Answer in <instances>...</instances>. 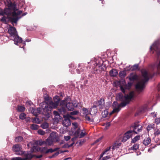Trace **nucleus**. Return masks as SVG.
<instances>
[{"instance_id": "50", "label": "nucleus", "mask_w": 160, "mask_h": 160, "mask_svg": "<svg viewBox=\"0 0 160 160\" xmlns=\"http://www.w3.org/2000/svg\"><path fill=\"white\" fill-rule=\"evenodd\" d=\"M155 122L157 124L159 123H160V119L159 118H156L155 120Z\"/></svg>"}, {"instance_id": "17", "label": "nucleus", "mask_w": 160, "mask_h": 160, "mask_svg": "<svg viewBox=\"0 0 160 160\" xmlns=\"http://www.w3.org/2000/svg\"><path fill=\"white\" fill-rule=\"evenodd\" d=\"M80 133V128H78L77 130L75 132L73 131L72 132V134L74 136H76L78 138H79Z\"/></svg>"}, {"instance_id": "19", "label": "nucleus", "mask_w": 160, "mask_h": 160, "mask_svg": "<svg viewBox=\"0 0 160 160\" xmlns=\"http://www.w3.org/2000/svg\"><path fill=\"white\" fill-rule=\"evenodd\" d=\"M132 130H128L124 134L125 136L128 139H129L132 136Z\"/></svg>"}, {"instance_id": "25", "label": "nucleus", "mask_w": 160, "mask_h": 160, "mask_svg": "<svg viewBox=\"0 0 160 160\" xmlns=\"http://www.w3.org/2000/svg\"><path fill=\"white\" fill-rule=\"evenodd\" d=\"M126 75V72L125 71H120L119 73V76L121 78H124Z\"/></svg>"}, {"instance_id": "4", "label": "nucleus", "mask_w": 160, "mask_h": 160, "mask_svg": "<svg viewBox=\"0 0 160 160\" xmlns=\"http://www.w3.org/2000/svg\"><path fill=\"white\" fill-rule=\"evenodd\" d=\"M142 73L144 79L138 82L135 86L136 89L139 92H141L143 89L145 83L149 80L148 76H150V73L146 70L142 71Z\"/></svg>"}, {"instance_id": "38", "label": "nucleus", "mask_w": 160, "mask_h": 160, "mask_svg": "<svg viewBox=\"0 0 160 160\" xmlns=\"http://www.w3.org/2000/svg\"><path fill=\"white\" fill-rule=\"evenodd\" d=\"M148 110V107L146 105H145L142 107L141 110V112H145Z\"/></svg>"}, {"instance_id": "5", "label": "nucleus", "mask_w": 160, "mask_h": 160, "mask_svg": "<svg viewBox=\"0 0 160 160\" xmlns=\"http://www.w3.org/2000/svg\"><path fill=\"white\" fill-rule=\"evenodd\" d=\"M24 156L25 157L24 158H22L20 157H16L13 158L12 160H31L34 157H35L37 158H40L42 156V155H32L31 154L29 153L25 154Z\"/></svg>"}, {"instance_id": "27", "label": "nucleus", "mask_w": 160, "mask_h": 160, "mask_svg": "<svg viewBox=\"0 0 160 160\" xmlns=\"http://www.w3.org/2000/svg\"><path fill=\"white\" fill-rule=\"evenodd\" d=\"M121 143L120 142L115 143L113 145L112 149L113 150H115V149L118 148L121 145Z\"/></svg>"}, {"instance_id": "39", "label": "nucleus", "mask_w": 160, "mask_h": 160, "mask_svg": "<svg viewBox=\"0 0 160 160\" xmlns=\"http://www.w3.org/2000/svg\"><path fill=\"white\" fill-rule=\"evenodd\" d=\"M154 124H150L148 125L147 128V130L149 131L154 127Z\"/></svg>"}, {"instance_id": "30", "label": "nucleus", "mask_w": 160, "mask_h": 160, "mask_svg": "<svg viewBox=\"0 0 160 160\" xmlns=\"http://www.w3.org/2000/svg\"><path fill=\"white\" fill-rule=\"evenodd\" d=\"M47 147H44L43 148H39V151H40L42 153L44 154H47V153H46V150H47Z\"/></svg>"}, {"instance_id": "2", "label": "nucleus", "mask_w": 160, "mask_h": 160, "mask_svg": "<svg viewBox=\"0 0 160 160\" xmlns=\"http://www.w3.org/2000/svg\"><path fill=\"white\" fill-rule=\"evenodd\" d=\"M133 96V92H131L128 95L127 94L125 96L122 93H119L117 95L116 99L117 101L122 102L121 103V105L122 107H124L129 103Z\"/></svg>"}, {"instance_id": "12", "label": "nucleus", "mask_w": 160, "mask_h": 160, "mask_svg": "<svg viewBox=\"0 0 160 160\" xmlns=\"http://www.w3.org/2000/svg\"><path fill=\"white\" fill-rule=\"evenodd\" d=\"M98 61H97L96 64L99 67H101L100 69L103 70L104 71L106 69V67L105 65L103 64V62L101 59H100V61L99 62H98Z\"/></svg>"}, {"instance_id": "45", "label": "nucleus", "mask_w": 160, "mask_h": 160, "mask_svg": "<svg viewBox=\"0 0 160 160\" xmlns=\"http://www.w3.org/2000/svg\"><path fill=\"white\" fill-rule=\"evenodd\" d=\"M102 115L103 117H106L108 115V112L107 111H104L103 112H102Z\"/></svg>"}, {"instance_id": "56", "label": "nucleus", "mask_w": 160, "mask_h": 160, "mask_svg": "<svg viewBox=\"0 0 160 160\" xmlns=\"http://www.w3.org/2000/svg\"><path fill=\"white\" fill-rule=\"evenodd\" d=\"M37 113L36 114H35V115L36 116L37 114H39L41 112V110L40 108H38L37 109Z\"/></svg>"}, {"instance_id": "43", "label": "nucleus", "mask_w": 160, "mask_h": 160, "mask_svg": "<svg viewBox=\"0 0 160 160\" xmlns=\"http://www.w3.org/2000/svg\"><path fill=\"white\" fill-rule=\"evenodd\" d=\"M72 125L73 126V128H74V130L78 128V124L77 122L72 123Z\"/></svg>"}, {"instance_id": "16", "label": "nucleus", "mask_w": 160, "mask_h": 160, "mask_svg": "<svg viewBox=\"0 0 160 160\" xmlns=\"http://www.w3.org/2000/svg\"><path fill=\"white\" fill-rule=\"evenodd\" d=\"M118 74V72L115 69H112L109 72L110 75L111 77H115Z\"/></svg>"}, {"instance_id": "29", "label": "nucleus", "mask_w": 160, "mask_h": 160, "mask_svg": "<svg viewBox=\"0 0 160 160\" xmlns=\"http://www.w3.org/2000/svg\"><path fill=\"white\" fill-rule=\"evenodd\" d=\"M39 127V126L37 124H32L30 126L32 130H37Z\"/></svg>"}, {"instance_id": "9", "label": "nucleus", "mask_w": 160, "mask_h": 160, "mask_svg": "<svg viewBox=\"0 0 160 160\" xmlns=\"http://www.w3.org/2000/svg\"><path fill=\"white\" fill-rule=\"evenodd\" d=\"M8 32L10 34V36L9 37H14L18 34L16 28L11 25L9 26Z\"/></svg>"}, {"instance_id": "7", "label": "nucleus", "mask_w": 160, "mask_h": 160, "mask_svg": "<svg viewBox=\"0 0 160 160\" xmlns=\"http://www.w3.org/2000/svg\"><path fill=\"white\" fill-rule=\"evenodd\" d=\"M22 147L20 144H16L14 145L12 148V150L15 152V154L18 155H22L24 154V152L22 151Z\"/></svg>"}, {"instance_id": "41", "label": "nucleus", "mask_w": 160, "mask_h": 160, "mask_svg": "<svg viewBox=\"0 0 160 160\" xmlns=\"http://www.w3.org/2000/svg\"><path fill=\"white\" fill-rule=\"evenodd\" d=\"M98 104L100 106L102 105V104H103L104 103V101L103 99H100L98 101Z\"/></svg>"}, {"instance_id": "10", "label": "nucleus", "mask_w": 160, "mask_h": 160, "mask_svg": "<svg viewBox=\"0 0 160 160\" xmlns=\"http://www.w3.org/2000/svg\"><path fill=\"white\" fill-rule=\"evenodd\" d=\"M12 38H13V41L14 42V43L16 45H17L18 43H22L23 44H25V42L23 41L22 38L19 37L18 34Z\"/></svg>"}, {"instance_id": "46", "label": "nucleus", "mask_w": 160, "mask_h": 160, "mask_svg": "<svg viewBox=\"0 0 160 160\" xmlns=\"http://www.w3.org/2000/svg\"><path fill=\"white\" fill-rule=\"evenodd\" d=\"M64 120H70V115H68L66 116H64Z\"/></svg>"}, {"instance_id": "24", "label": "nucleus", "mask_w": 160, "mask_h": 160, "mask_svg": "<svg viewBox=\"0 0 160 160\" xmlns=\"http://www.w3.org/2000/svg\"><path fill=\"white\" fill-rule=\"evenodd\" d=\"M23 139V138L21 136H18L15 138V141L16 142L22 141Z\"/></svg>"}, {"instance_id": "36", "label": "nucleus", "mask_w": 160, "mask_h": 160, "mask_svg": "<svg viewBox=\"0 0 160 160\" xmlns=\"http://www.w3.org/2000/svg\"><path fill=\"white\" fill-rule=\"evenodd\" d=\"M112 106L114 108L117 107H122L121 105V103L119 104L117 102H114L113 103Z\"/></svg>"}, {"instance_id": "21", "label": "nucleus", "mask_w": 160, "mask_h": 160, "mask_svg": "<svg viewBox=\"0 0 160 160\" xmlns=\"http://www.w3.org/2000/svg\"><path fill=\"white\" fill-rule=\"evenodd\" d=\"M50 137L52 138L54 142H57L58 141V137L56 135H53L52 134L51 135V137Z\"/></svg>"}, {"instance_id": "20", "label": "nucleus", "mask_w": 160, "mask_h": 160, "mask_svg": "<svg viewBox=\"0 0 160 160\" xmlns=\"http://www.w3.org/2000/svg\"><path fill=\"white\" fill-rule=\"evenodd\" d=\"M62 124L64 126L68 127L71 124L70 120H63Z\"/></svg>"}, {"instance_id": "8", "label": "nucleus", "mask_w": 160, "mask_h": 160, "mask_svg": "<svg viewBox=\"0 0 160 160\" xmlns=\"http://www.w3.org/2000/svg\"><path fill=\"white\" fill-rule=\"evenodd\" d=\"M61 104L66 106L68 110L69 111H73L75 107H77V104L75 105V103L73 104L72 102L67 103L66 101L62 100L61 102Z\"/></svg>"}, {"instance_id": "18", "label": "nucleus", "mask_w": 160, "mask_h": 160, "mask_svg": "<svg viewBox=\"0 0 160 160\" xmlns=\"http://www.w3.org/2000/svg\"><path fill=\"white\" fill-rule=\"evenodd\" d=\"M54 142L53 140L50 137L48 138L45 142V143L46 145H51L53 144V143Z\"/></svg>"}, {"instance_id": "6", "label": "nucleus", "mask_w": 160, "mask_h": 160, "mask_svg": "<svg viewBox=\"0 0 160 160\" xmlns=\"http://www.w3.org/2000/svg\"><path fill=\"white\" fill-rule=\"evenodd\" d=\"M142 126L139 124L138 122H135L130 126V130L132 131V133L138 134L142 131Z\"/></svg>"}, {"instance_id": "3", "label": "nucleus", "mask_w": 160, "mask_h": 160, "mask_svg": "<svg viewBox=\"0 0 160 160\" xmlns=\"http://www.w3.org/2000/svg\"><path fill=\"white\" fill-rule=\"evenodd\" d=\"M58 103L57 102H53L52 101H50L48 103H47L44 108H43L42 113L45 116L46 119H48L50 117V114L51 111L53 108H55L58 105Z\"/></svg>"}, {"instance_id": "26", "label": "nucleus", "mask_w": 160, "mask_h": 160, "mask_svg": "<svg viewBox=\"0 0 160 160\" xmlns=\"http://www.w3.org/2000/svg\"><path fill=\"white\" fill-rule=\"evenodd\" d=\"M48 127V123L47 122H44L41 125V127L43 129L47 128Z\"/></svg>"}, {"instance_id": "13", "label": "nucleus", "mask_w": 160, "mask_h": 160, "mask_svg": "<svg viewBox=\"0 0 160 160\" xmlns=\"http://www.w3.org/2000/svg\"><path fill=\"white\" fill-rule=\"evenodd\" d=\"M151 142L150 137L145 138L142 141V143L146 146L149 144Z\"/></svg>"}, {"instance_id": "54", "label": "nucleus", "mask_w": 160, "mask_h": 160, "mask_svg": "<svg viewBox=\"0 0 160 160\" xmlns=\"http://www.w3.org/2000/svg\"><path fill=\"white\" fill-rule=\"evenodd\" d=\"M62 148H69V146H68V144L67 143L64 144L62 146Z\"/></svg>"}, {"instance_id": "62", "label": "nucleus", "mask_w": 160, "mask_h": 160, "mask_svg": "<svg viewBox=\"0 0 160 160\" xmlns=\"http://www.w3.org/2000/svg\"><path fill=\"white\" fill-rule=\"evenodd\" d=\"M60 148H54V149H53V152L58 150Z\"/></svg>"}, {"instance_id": "63", "label": "nucleus", "mask_w": 160, "mask_h": 160, "mask_svg": "<svg viewBox=\"0 0 160 160\" xmlns=\"http://www.w3.org/2000/svg\"><path fill=\"white\" fill-rule=\"evenodd\" d=\"M110 122H108L106 124V127L108 128V127H109L110 126Z\"/></svg>"}, {"instance_id": "55", "label": "nucleus", "mask_w": 160, "mask_h": 160, "mask_svg": "<svg viewBox=\"0 0 160 160\" xmlns=\"http://www.w3.org/2000/svg\"><path fill=\"white\" fill-rule=\"evenodd\" d=\"M102 137H101L100 138H98V139H97V140H96L94 142V143H96L102 140Z\"/></svg>"}, {"instance_id": "51", "label": "nucleus", "mask_w": 160, "mask_h": 160, "mask_svg": "<svg viewBox=\"0 0 160 160\" xmlns=\"http://www.w3.org/2000/svg\"><path fill=\"white\" fill-rule=\"evenodd\" d=\"M26 104H27V105L31 106L32 105L33 103L31 101H28L26 102Z\"/></svg>"}, {"instance_id": "33", "label": "nucleus", "mask_w": 160, "mask_h": 160, "mask_svg": "<svg viewBox=\"0 0 160 160\" xmlns=\"http://www.w3.org/2000/svg\"><path fill=\"white\" fill-rule=\"evenodd\" d=\"M140 136H135L132 140V143H134L136 142L137 141L139 140Z\"/></svg>"}, {"instance_id": "59", "label": "nucleus", "mask_w": 160, "mask_h": 160, "mask_svg": "<svg viewBox=\"0 0 160 160\" xmlns=\"http://www.w3.org/2000/svg\"><path fill=\"white\" fill-rule=\"evenodd\" d=\"M53 113L54 114V115H55V116L59 115L58 112L56 111H54L53 112Z\"/></svg>"}, {"instance_id": "53", "label": "nucleus", "mask_w": 160, "mask_h": 160, "mask_svg": "<svg viewBox=\"0 0 160 160\" xmlns=\"http://www.w3.org/2000/svg\"><path fill=\"white\" fill-rule=\"evenodd\" d=\"M49 152H50L51 153L53 152V149L52 148H50L47 150H46V153H48Z\"/></svg>"}, {"instance_id": "32", "label": "nucleus", "mask_w": 160, "mask_h": 160, "mask_svg": "<svg viewBox=\"0 0 160 160\" xmlns=\"http://www.w3.org/2000/svg\"><path fill=\"white\" fill-rule=\"evenodd\" d=\"M154 134L155 137H159L160 139V130L158 129L155 130L154 132Z\"/></svg>"}, {"instance_id": "14", "label": "nucleus", "mask_w": 160, "mask_h": 160, "mask_svg": "<svg viewBox=\"0 0 160 160\" xmlns=\"http://www.w3.org/2000/svg\"><path fill=\"white\" fill-rule=\"evenodd\" d=\"M138 76L136 74L131 73L130 74L129 79L131 81H134L138 79Z\"/></svg>"}, {"instance_id": "40", "label": "nucleus", "mask_w": 160, "mask_h": 160, "mask_svg": "<svg viewBox=\"0 0 160 160\" xmlns=\"http://www.w3.org/2000/svg\"><path fill=\"white\" fill-rule=\"evenodd\" d=\"M38 148V146H34L31 149V150L32 152H33L34 150H35L36 151H39V148Z\"/></svg>"}, {"instance_id": "22", "label": "nucleus", "mask_w": 160, "mask_h": 160, "mask_svg": "<svg viewBox=\"0 0 160 160\" xmlns=\"http://www.w3.org/2000/svg\"><path fill=\"white\" fill-rule=\"evenodd\" d=\"M120 107H116V108H114L113 110L110 113V114L111 115L114 113L118 112H119L120 111Z\"/></svg>"}, {"instance_id": "1", "label": "nucleus", "mask_w": 160, "mask_h": 160, "mask_svg": "<svg viewBox=\"0 0 160 160\" xmlns=\"http://www.w3.org/2000/svg\"><path fill=\"white\" fill-rule=\"evenodd\" d=\"M7 6L8 8H6L3 10L0 9V15L3 16L6 15L7 17H3L0 21L6 23V19L8 20L14 26V24L16 25L18 20L21 18L19 15L22 13V11H19L16 12L18 10L17 9L16 5L14 3H12L10 1H8Z\"/></svg>"}, {"instance_id": "28", "label": "nucleus", "mask_w": 160, "mask_h": 160, "mask_svg": "<svg viewBox=\"0 0 160 160\" xmlns=\"http://www.w3.org/2000/svg\"><path fill=\"white\" fill-rule=\"evenodd\" d=\"M35 143L36 145H39L41 146L44 143H45V142L44 141H42V140H39L38 141H35Z\"/></svg>"}, {"instance_id": "11", "label": "nucleus", "mask_w": 160, "mask_h": 160, "mask_svg": "<svg viewBox=\"0 0 160 160\" xmlns=\"http://www.w3.org/2000/svg\"><path fill=\"white\" fill-rule=\"evenodd\" d=\"M132 85V83L131 82H128L127 84H126L124 86H121L120 89L122 92L125 93V89H129Z\"/></svg>"}, {"instance_id": "47", "label": "nucleus", "mask_w": 160, "mask_h": 160, "mask_svg": "<svg viewBox=\"0 0 160 160\" xmlns=\"http://www.w3.org/2000/svg\"><path fill=\"white\" fill-rule=\"evenodd\" d=\"M78 113V112L77 111H74L70 112L71 115H75L77 114Z\"/></svg>"}, {"instance_id": "61", "label": "nucleus", "mask_w": 160, "mask_h": 160, "mask_svg": "<svg viewBox=\"0 0 160 160\" xmlns=\"http://www.w3.org/2000/svg\"><path fill=\"white\" fill-rule=\"evenodd\" d=\"M59 152H60V153H63V152H68V150H64V151L60 150V151H59Z\"/></svg>"}, {"instance_id": "15", "label": "nucleus", "mask_w": 160, "mask_h": 160, "mask_svg": "<svg viewBox=\"0 0 160 160\" xmlns=\"http://www.w3.org/2000/svg\"><path fill=\"white\" fill-rule=\"evenodd\" d=\"M60 104L61 105V107L58 109V111L61 114H65L66 112V106L61 105V103H60Z\"/></svg>"}, {"instance_id": "49", "label": "nucleus", "mask_w": 160, "mask_h": 160, "mask_svg": "<svg viewBox=\"0 0 160 160\" xmlns=\"http://www.w3.org/2000/svg\"><path fill=\"white\" fill-rule=\"evenodd\" d=\"M71 138V137L70 136H64V138L65 140L66 141H68Z\"/></svg>"}, {"instance_id": "44", "label": "nucleus", "mask_w": 160, "mask_h": 160, "mask_svg": "<svg viewBox=\"0 0 160 160\" xmlns=\"http://www.w3.org/2000/svg\"><path fill=\"white\" fill-rule=\"evenodd\" d=\"M86 133L85 132H82L80 134L79 138H81L85 136L86 135Z\"/></svg>"}, {"instance_id": "60", "label": "nucleus", "mask_w": 160, "mask_h": 160, "mask_svg": "<svg viewBox=\"0 0 160 160\" xmlns=\"http://www.w3.org/2000/svg\"><path fill=\"white\" fill-rule=\"evenodd\" d=\"M158 90L159 93H160V83L158 84Z\"/></svg>"}, {"instance_id": "52", "label": "nucleus", "mask_w": 160, "mask_h": 160, "mask_svg": "<svg viewBox=\"0 0 160 160\" xmlns=\"http://www.w3.org/2000/svg\"><path fill=\"white\" fill-rule=\"evenodd\" d=\"M110 158V157L109 156H107L103 158L102 160H106Z\"/></svg>"}, {"instance_id": "48", "label": "nucleus", "mask_w": 160, "mask_h": 160, "mask_svg": "<svg viewBox=\"0 0 160 160\" xmlns=\"http://www.w3.org/2000/svg\"><path fill=\"white\" fill-rule=\"evenodd\" d=\"M128 139V138H127L125 135H124V136L123 137L122 139V141L123 142H126Z\"/></svg>"}, {"instance_id": "34", "label": "nucleus", "mask_w": 160, "mask_h": 160, "mask_svg": "<svg viewBox=\"0 0 160 160\" xmlns=\"http://www.w3.org/2000/svg\"><path fill=\"white\" fill-rule=\"evenodd\" d=\"M26 116V115L25 113H22L20 114L19 118L23 120L25 118Z\"/></svg>"}, {"instance_id": "31", "label": "nucleus", "mask_w": 160, "mask_h": 160, "mask_svg": "<svg viewBox=\"0 0 160 160\" xmlns=\"http://www.w3.org/2000/svg\"><path fill=\"white\" fill-rule=\"evenodd\" d=\"M138 68V64H136L131 67L130 70L132 71H134L137 70Z\"/></svg>"}, {"instance_id": "58", "label": "nucleus", "mask_w": 160, "mask_h": 160, "mask_svg": "<svg viewBox=\"0 0 160 160\" xmlns=\"http://www.w3.org/2000/svg\"><path fill=\"white\" fill-rule=\"evenodd\" d=\"M111 147H110L109 148H107L103 152L104 153H106L109 150L110 148H111Z\"/></svg>"}, {"instance_id": "64", "label": "nucleus", "mask_w": 160, "mask_h": 160, "mask_svg": "<svg viewBox=\"0 0 160 160\" xmlns=\"http://www.w3.org/2000/svg\"><path fill=\"white\" fill-rule=\"evenodd\" d=\"M60 152H57L56 153L54 154L55 156H58Z\"/></svg>"}, {"instance_id": "35", "label": "nucleus", "mask_w": 160, "mask_h": 160, "mask_svg": "<svg viewBox=\"0 0 160 160\" xmlns=\"http://www.w3.org/2000/svg\"><path fill=\"white\" fill-rule=\"evenodd\" d=\"M85 118L86 120H87L89 122H93V119L91 118L90 117L87 115H86L85 116Z\"/></svg>"}, {"instance_id": "57", "label": "nucleus", "mask_w": 160, "mask_h": 160, "mask_svg": "<svg viewBox=\"0 0 160 160\" xmlns=\"http://www.w3.org/2000/svg\"><path fill=\"white\" fill-rule=\"evenodd\" d=\"M78 138V137H77L76 136H74V137L73 138H72V139H71V141H72V142H75V140H76L77 139V138Z\"/></svg>"}, {"instance_id": "37", "label": "nucleus", "mask_w": 160, "mask_h": 160, "mask_svg": "<svg viewBox=\"0 0 160 160\" xmlns=\"http://www.w3.org/2000/svg\"><path fill=\"white\" fill-rule=\"evenodd\" d=\"M139 147V144L138 143L134 144L133 145L132 147V148L133 150H136L138 149Z\"/></svg>"}, {"instance_id": "42", "label": "nucleus", "mask_w": 160, "mask_h": 160, "mask_svg": "<svg viewBox=\"0 0 160 160\" xmlns=\"http://www.w3.org/2000/svg\"><path fill=\"white\" fill-rule=\"evenodd\" d=\"M38 134L42 135H44L45 134V132L41 129L38 130Z\"/></svg>"}, {"instance_id": "23", "label": "nucleus", "mask_w": 160, "mask_h": 160, "mask_svg": "<svg viewBox=\"0 0 160 160\" xmlns=\"http://www.w3.org/2000/svg\"><path fill=\"white\" fill-rule=\"evenodd\" d=\"M25 108L22 106H18L17 107V110L19 112H23L25 110Z\"/></svg>"}]
</instances>
